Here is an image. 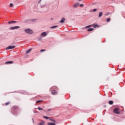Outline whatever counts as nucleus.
I'll use <instances>...</instances> for the list:
<instances>
[{"mask_svg": "<svg viewBox=\"0 0 125 125\" xmlns=\"http://www.w3.org/2000/svg\"><path fill=\"white\" fill-rule=\"evenodd\" d=\"M24 32L26 33V34H29V35H32L33 34V30L30 29H26L24 30Z\"/></svg>", "mask_w": 125, "mask_h": 125, "instance_id": "nucleus-1", "label": "nucleus"}, {"mask_svg": "<svg viewBox=\"0 0 125 125\" xmlns=\"http://www.w3.org/2000/svg\"><path fill=\"white\" fill-rule=\"evenodd\" d=\"M56 88V87L53 86V87L50 89V90L52 91V94H53V95H56V94H57V92L55 91V90H52V89H55Z\"/></svg>", "mask_w": 125, "mask_h": 125, "instance_id": "nucleus-2", "label": "nucleus"}, {"mask_svg": "<svg viewBox=\"0 0 125 125\" xmlns=\"http://www.w3.org/2000/svg\"><path fill=\"white\" fill-rule=\"evenodd\" d=\"M15 48V46H9L7 47L5 49L6 50H9V49H13Z\"/></svg>", "mask_w": 125, "mask_h": 125, "instance_id": "nucleus-3", "label": "nucleus"}, {"mask_svg": "<svg viewBox=\"0 0 125 125\" xmlns=\"http://www.w3.org/2000/svg\"><path fill=\"white\" fill-rule=\"evenodd\" d=\"M48 34V32H42L41 33V36H42V37H46Z\"/></svg>", "mask_w": 125, "mask_h": 125, "instance_id": "nucleus-4", "label": "nucleus"}, {"mask_svg": "<svg viewBox=\"0 0 125 125\" xmlns=\"http://www.w3.org/2000/svg\"><path fill=\"white\" fill-rule=\"evenodd\" d=\"M114 113H115V114H120V112L119 111V109L118 108H116L114 109V110H113Z\"/></svg>", "mask_w": 125, "mask_h": 125, "instance_id": "nucleus-5", "label": "nucleus"}, {"mask_svg": "<svg viewBox=\"0 0 125 125\" xmlns=\"http://www.w3.org/2000/svg\"><path fill=\"white\" fill-rule=\"evenodd\" d=\"M80 5V3L79 2H76L73 5V7L74 8H76V7H78Z\"/></svg>", "mask_w": 125, "mask_h": 125, "instance_id": "nucleus-6", "label": "nucleus"}, {"mask_svg": "<svg viewBox=\"0 0 125 125\" xmlns=\"http://www.w3.org/2000/svg\"><path fill=\"white\" fill-rule=\"evenodd\" d=\"M19 26H14V27H11V29L12 30H16V29H19Z\"/></svg>", "mask_w": 125, "mask_h": 125, "instance_id": "nucleus-7", "label": "nucleus"}, {"mask_svg": "<svg viewBox=\"0 0 125 125\" xmlns=\"http://www.w3.org/2000/svg\"><path fill=\"white\" fill-rule=\"evenodd\" d=\"M44 124H45V122H44V121H41V122L39 123V124L38 125H44Z\"/></svg>", "mask_w": 125, "mask_h": 125, "instance_id": "nucleus-8", "label": "nucleus"}, {"mask_svg": "<svg viewBox=\"0 0 125 125\" xmlns=\"http://www.w3.org/2000/svg\"><path fill=\"white\" fill-rule=\"evenodd\" d=\"M65 21V19L64 18H62L61 21H59L60 23H64V21Z\"/></svg>", "mask_w": 125, "mask_h": 125, "instance_id": "nucleus-9", "label": "nucleus"}, {"mask_svg": "<svg viewBox=\"0 0 125 125\" xmlns=\"http://www.w3.org/2000/svg\"><path fill=\"white\" fill-rule=\"evenodd\" d=\"M102 15H103V12H100L99 14L98 17L100 18L102 16Z\"/></svg>", "mask_w": 125, "mask_h": 125, "instance_id": "nucleus-10", "label": "nucleus"}, {"mask_svg": "<svg viewBox=\"0 0 125 125\" xmlns=\"http://www.w3.org/2000/svg\"><path fill=\"white\" fill-rule=\"evenodd\" d=\"M13 63V62L12 61H8L5 62V64H12Z\"/></svg>", "mask_w": 125, "mask_h": 125, "instance_id": "nucleus-11", "label": "nucleus"}, {"mask_svg": "<svg viewBox=\"0 0 125 125\" xmlns=\"http://www.w3.org/2000/svg\"><path fill=\"white\" fill-rule=\"evenodd\" d=\"M32 51V49H29L28 50L26 51V54H28V53H30Z\"/></svg>", "mask_w": 125, "mask_h": 125, "instance_id": "nucleus-12", "label": "nucleus"}, {"mask_svg": "<svg viewBox=\"0 0 125 125\" xmlns=\"http://www.w3.org/2000/svg\"><path fill=\"white\" fill-rule=\"evenodd\" d=\"M108 103L109 105H112V104H114V102H113V101H110L108 102Z\"/></svg>", "mask_w": 125, "mask_h": 125, "instance_id": "nucleus-13", "label": "nucleus"}, {"mask_svg": "<svg viewBox=\"0 0 125 125\" xmlns=\"http://www.w3.org/2000/svg\"><path fill=\"white\" fill-rule=\"evenodd\" d=\"M88 32H91V31H93V28H89L87 30Z\"/></svg>", "mask_w": 125, "mask_h": 125, "instance_id": "nucleus-14", "label": "nucleus"}, {"mask_svg": "<svg viewBox=\"0 0 125 125\" xmlns=\"http://www.w3.org/2000/svg\"><path fill=\"white\" fill-rule=\"evenodd\" d=\"M55 123H48V125H55Z\"/></svg>", "mask_w": 125, "mask_h": 125, "instance_id": "nucleus-15", "label": "nucleus"}, {"mask_svg": "<svg viewBox=\"0 0 125 125\" xmlns=\"http://www.w3.org/2000/svg\"><path fill=\"white\" fill-rule=\"evenodd\" d=\"M57 27H58V26L55 25V26L51 27L50 28H51V29H54V28H57Z\"/></svg>", "mask_w": 125, "mask_h": 125, "instance_id": "nucleus-16", "label": "nucleus"}, {"mask_svg": "<svg viewBox=\"0 0 125 125\" xmlns=\"http://www.w3.org/2000/svg\"><path fill=\"white\" fill-rule=\"evenodd\" d=\"M50 121H51V122H53V123H55L56 121H55V120L53 119H49Z\"/></svg>", "mask_w": 125, "mask_h": 125, "instance_id": "nucleus-17", "label": "nucleus"}, {"mask_svg": "<svg viewBox=\"0 0 125 125\" xmlns=\"http://www.w3.org/2000/svg\"><path fill=\"white\" fill-rule=\"evenodd\" d=\"M43 118H44V119H45L46 120H48L50 119L49 117H47V116H43Z\"/></svg>", "mask_w": 125, "mask_h": 125, "instance_id": "nucleus-18", "label": "nucleus"}, {"mask_svg": "<svg viewBox=\"0 0 125 125\" xmlns=\"http://www.w3.org/2000/svg\"><path fill=\"white\" fill-rule=\"evenodd\" d=\"M97 24H94L93 25V28H96V27H97Z\"/></svg>", "mask_w": 125, "mask_h": 125, "instance_id": "nucleus-19", "label": "nucleus"}, {"mask_svg": "<svg viewBox=\"0 0 125 125\" xmlns=\"http://www.w3.org/2000/svg\"><path fill=\"white\" fill-rule=\"evenodd\" d=\"M110 20H111L110 18L107 19L106 20V22H110Z\"/></svg>", "mask_w": 125, "mask_h": 125, "instance_id": "nucleus-20", "label": "nucleus"}, {"mask_svg": "<svg viewBox=\"0 0 125 125\" xmlns=\"http://www.w3.org/2000/svg\"><path fill=\"white\" fill-rule=\"evenodd\" d=\"M38 109L39 110H43V109L42 108H41V107H39Z\"/></svg>", "mask_w": 125, "mask_h": 125, "instance_id": "nucleus-21", "label": "nucleus"}, {"mask_svg": "<svg viewBox=\"0 0 125 125\" xmlns=\"http://www.w3.org/2000/svg\"><path fill=\"white\" fill-rule=\"evenodd\" d=\"M93 12H95V11H97V9H93Z\"/></svg>", "mask_w": 125, "mask_h": 125, "instance_id": "nucleus-22", "label": "nucleus"}, {"mask_svg": "<svg viewBox=\"0 0 125 125\" xmlns=\"http://www.w3.org/2000/svg\"><path fill=\"white\" fill-rule=\"evenodd\" d=\"M10 7H12V6H13V3H10Z\"/></svg>", "mask_w": 125, "mask_h": 125, "instance_id": "nucleus-23", "label": "nucleus"}, {"mask_svg": "<svg viewBox=\"0 0 125 125\" xmlns=\"http://www.w3.org/2000/svg\"><path fill=\"white\" fill-rule=\"evenodd\" d=\"M41 52H43V51H45V49H42L41 50Z\"/></svg>", "mask_w": 125, "mask_h": 125, "instance_id": "nucleus-24", "label": "nucleus"}, {"mask_svg": "<svg viewBox=\"0 0 125 125\" xmlns=\"http://www.w3.org/2000/svg\"><path fill=\"white\" fill-rule=\"evenodd\" d=\"M79 6H81V7H82V6H83V4H81L79 5Z\"/></svg>", "mask_w": 125, "mask_h": 125, "instance_id": "nucleus-25", "label": "nucleus"}, {"mask_svg": "<svg viewBox=\"0 0 125 125\" xmlns=\"http://www.w3.org/2000/svg\"><path fill=\"white\" fill-rule=\"evenodd\" d=\"M40 102H42V101H37L36 103H40Z\"/></svg>", "mask_w": 125, "mask_h": 125, "instance_id": "nucleus-26", "label": "nucleus"}, {"mask_svg": "<svg viewBox=\"0 0 125 125\" xmlns=\"http://www.w3.org/2000/svg\"><path fill=\"white\" fill-rule=\"evenodd\" d=\"M9 104H10L9 102L6 103L5 104V105H6V106H7V105H8Z\"/></svg>", "mask_w": 125, "mask_h": 125, "instance_id": "nucleus-27", "label": "nucleus"}, {"mask_svg": "<svg viewBox=\"0 0 125 125\" xmlns=\"http://www.w3.org/2000/svg\"><path fill=\"white\" fill-rule=\"evenodd\" d=\"M90 25H89L85 27V28H90Z\"/></svg>", "mask_w": 125, "mask_h": 125, "instance_id": "nucleus-28", "label": "nucleus"}, {"mask_svg": "<svg viewBox=\"0 0 125 125\" xmlns=\"http://www.w3.org/2000/svg\"><path fill=\"white\" fill-rule=\"evenodd\" d=\"M12 23H16V21H12Z\"/></svg>", "mask_w": 125, "mask_h": 125, "instance_id": "nucleus-29", "label": "nucleus"}, {"mask_svg": "<svg viewBox=\"0 0 125 125\" xmlns=\"http://www.w3.org/2000/svg\"><path fill=\"white\" fill-rule=\"evenodd\" d=\"M11 23H12V21H9V22H8V24H11Z\"/></svg>", "mask_w": 125, "mask_h": 125, "instance_id": "nucleus-30", "label": "nucleus"}, {"mask_svg": "<svg viewBox=\"0 0 125 125\" xmlns=\"http://www.w3.org/2000/svg\"><path fill=\"white\" fill-rule=\"evenodd\" d=\"M51 110H52V109L49 108V109H48V111H51Z\"/></svg>", "mask_w": 125, "mask_h": 125, "instance_id": "nucleus-31", "label": "nucleus"}, {"mask_svg": "<svg viewBox=\"0 0 125 125\" xmlns=\"http://www.w3.org/2000/svg\"><path fill=\"white\" fill-rule=\"evenodd\" d=\"M41 1H42V0H41L40 1H39V3L41 2Z\"/></svg>", "mask_w": 125, "mask_h": 125, "instance_id": "nucleus-32", "label": "nucleus"}, {"mask_svg": "<svg viewBox=\"0 0 125 125\" xmlns=\"http://www.w3.org/2000/svg\"><path fill=\"white\" fill-rule=\"evenodd\" d=\"M27 21H25V22H27Z\"/></svg>", "mask_w": 125, "mask_h": 125, "instance_id": "nucleus-33", "label": "nucleus"}, {"mask_svg": "<svg viewBox=\"0 0 125 125\" xmlns=\"http://www.w3.org/2000/svg\"><path fill=\"white\" fill-rule=\"evenodd\" d=\"M79 1H81V0H78Z\"/></svg>", "mask_w": 125, "mask_h": 125, "instance_id": "nucleus-34", "label": "nucleus"}, {"mask_svg": "<svg viewBox=\"0 0 125 125\" xmlns=\"http://www.w3.org/2000/svg\"><path fill=\"white\" fill-rule=\"evenodd\" d=\"M33 123H34V120L33 121Z\"/></svg>", "mask_w": 125, "mask_h": 125, "instance_id": "nucleus-35", "label": "nucleus"}]
</instances>
